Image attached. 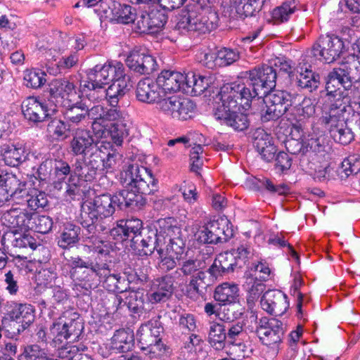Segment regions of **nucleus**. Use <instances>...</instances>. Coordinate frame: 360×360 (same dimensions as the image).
<instances>
[{"instance_id": "f257e3e1", "label": "nucleus", "mask_w": 360, "mask_h": 360, "mask_svg": "<svg viewBox=\"0 0 360 360\" xmlns=\"http://www.w3.org/2000/svg\"><path fill=\"white\" fill-rule=\"evenodd\" d=\"M263 101L265 104L261 111L263 122L277 120L285 113L288 120L304 122L316 113V105L311 98L285 91H271Z\"/></svg>"}, {"instance_id": "f03ea898", "label": "nucleus", "mask_w": 360, "mask_h": 360, "mask_svg": "<svg viewBox=\"0 0 360 360\" xmlns=\"http://www.w3.org/2000/svg\"><path fill=\"white\" fill-rule=\"evenodd\" d=\"M233 89L230 86L224 85L215 98L216 106L214 110V117L238 131H243L248 127V120L245 115L238 113L242 108L246 110L250 107L251 101L245 104L243 101L241 91L243 86Z\"/></svg>"}, {"instance_id": "7ed1b4c3", "label": "nucleus", "mask_w": 360, "mask_h": 360, "mask_svg": "<svg viewBox=\"0 0 360 360\" xmlns=\"http://www.w3.org/2000/svg\"><path fill=\"white\" fill-rule=\"evenodd\" d=\"M158 228L143 227L137 218L120 220L110 230V235L116 240H131V248L139 256L150 255L155 249V237Z\"/></svg>"}, {"instance_id": "20e7f679", "label": "nucleus", "mask_w": 360, "mask_h": 360, "mask_svg": "<svg viewBox=\"0 0 360 360\" xmlns=\"http://www.w3.org/2000/svg\"><path fill=\"white\" fill-rule=\"evenodd\" d=\"M248 84L242 82H235L226 85L233 89L236 86H243L245 91H241L243 101L248 104L252 98L259 96L265 95L270 89L276 85V72L272 66L262 65L260 68H254L245 72Z\"/></svg>"}, {"instance_id": "39448f33", "label": "nucleus", "mask_w": 360, "mask_h": 360, "mask_svg": "<svg viewBox=\"0 0 360 360\" xmlns=\"http://www.w3.org/2000/svg\"><path fill=\"white\" fill-rule=\"evenodd\" d=\"M119 202L115 194H103L95 197L92 200L85 201L81 207V224L89 233H93L96 229V223L99 219L112 216Z\"/></svg>"}, {"instance_id": "423d86ee", "label": "nucleus", "mask_w": 360, "mask_h": 360, "mask_svg": "<svg viewBox=\"0 0 360 360\" xmlns=\"http://www.w3.org/2000/svg\"><path fill=\"white\" fill-rule=\"evenodd\" d=\"M158 224V229L155 237L157 242L155 243V250L162 257L164 254L162 246L168 240L169 242L166 246V254L175 256L177 262H179L185 250V243L181 237V229L177 226L172 225L165 219L159 220Z\"/></svg>"}, {"instance_id": "0eeeda50", "label": "nucleus", "mask_w": 360, "mask_h": 360, "mask_svg": "<svg viewBox=\"0 0 360 360\" xmlns=\"http://www.w3.org/2000/svg\"><path fill=\"white\" fill-rule=\"evenodd\" d=\"M120 181L124 186L134 188L144 195L158 190V182L151 171L137 164L129 165L121 172Z\"/></svg>"}, {"instance_id": "6e6552de", "label": "nucleus", "mask_w": 360, "mask_h": 360, "mask_svg": "<svg viewBox=\"0 0 360 360\" xmlns=\"http://www.w3.org/2000/svg\"><path fill=\"white\" fill-rule=\"evenodd\" d=\"M162 328L158 320H150L142 324L136 332V338L141 349L146 350L151 358L167 354L168 348L160 338Z\"/></svg>"}, {"instance_id": "1a4fd4ad", "label": "nucleus", "mask_w": 360, "mask_h": 360, "mask_svg": "<svg viewBox=\"0 0 360 360\" xmlns=\"http://www.w3.org/2000/svg\"><path fill=\"white\" fill-rule=\"evenodd\" d=\"M255 333L263 345L273 355H276L283 343L285 329L283 323L274 318L262 317L257 322Z\"/></svg>"}, {"instance_id": "9d476101", "label": "nucleus", "mask_w": 360, "mask_h": 360, "mask_svg": "<svg viewBox=\"0 0 360 360\" xmlns=\"http://www.w3.org/2000/svg\"><path fill=\"white\" fill-rule=\"evenodd\" d=\"M124 65L120 62L111 61L103 65H96L87 72L88 81H85L81 87L103 89L115 77H122Z\"/></svg>"}, {"instance_id": "9b49d317", "label": "nucleus", "mask_w": 360, "mask_h": 360, "mask_svg": "<svg viewBox=\"0 0 360 360\" xmlns=\"http://www.w3.org/2000/svg\"><path fill=\"white\" fill-rule=\"evenodd\" d=\"M158 108L173 118L186 120L194 115L195 105L188 98L172 96L160 101Z\"/></svg>"}, {"instance_id": "f8f14e48", "label": "nucleus", "mask_w": 360, "mask_h": 360, "mask_svg": "<svg viewBox=\"0 0 360 360\" xmlns=\"http://www.w3.org/2000/svg\"><path fill=\"white\" fill-rule=\"evenodd\" d=\"M343 48L344 42L338 37L321 36L314 45L312 53L319 60L330 63L340 57Z\"/></svg>"}, {"instance_id": "ddd939ff", "label": "nucleus", "mask_w": 360, "mask_h": 360, "mask_svg": "<svg viewBox=\"0 0 360 360\" xmlns=\"http://www.w3.org/2000/svg\"><path fill=\"white\" fill-rule=\"evenodd\" d=\"M105 266V264L101 265L98 262L96 264L92 262L91 266H89L84 269H80L78 271H75L72 279L76 285L86 290L95 288L101 281L102 276H106V273H109V269Z\"/></svg>"}, {"instance_id": "4468645a", "label": "nucleus", "mask_w": 360, "mask_h": 360, "mask_svg": "<svg viewBox=\"0 0 360 360\" xmlns=\"http://www.w3.org/2000/svg\"><path fill=\"white\" fill-rule=\"evenodd\" d=\"M49 93L51 98L62 105L75 103L81 96L74 82L67 78L52 80L49 84Z\"/></svg>"}, {"instance_id": "2eb2a0df", "label": "nucleus", "mask_w": 360, "mask_h": 360, "mask_svg": "<svg viewBox=\"0 0 360 360\" xmlns=\"http://www.w3.org/2000/svg\"><path fill=\"white\" fill-rule=\"evenodd\" d=\"M22 111L25 118L33 122H41L56 111V105H49L36 97L30 96L22 103Z\"/></svg>"}, {"instance_id": "dca6fc26", "label": "nucleus", "mask_w": 360, "mask_h": 360, "mask_svg": "<svg viewBox=\"0 0 360 360\" xmlns=\"http://www.w3.org/2000/svg\"><path fill=\"white\" fill-rule=\"evenodd\" d=\"M126 64L129 69L141 75H149L157 70L158 64L153 56L145 49H134L128 55Z\"/></svg>"}, {"instance_id": "f3484780", "label": "nucleus", "mask_w": 360, "mask_h": 360, "mask_svg": "<svg viewBox=\"0 0 360 360\" xmlns=\"http://www.w3.org/2000/svg\"><path fill=\"white\" fill-rule=\"evenodd\" d=\"M260 303L264 311L275 316L283 315L289 307L287 295L278 290L266 292Z\"/></svg>"}, {"instance_id": "a211bd4d", "label": "nucleus", "mask_w": 360, "mask_h": 360, "mask_svg": "<svg viewBox=\"0 0 360 360\" xmlns=\"http://www.w3.org/2000/svg\"><path fill=\"white\" fill-rule=\"evenodd\" d=\"M98 146L89 131L77 129L72 134L70 148L72 155L86 157Z\"/></svg>"}, {"instance_id": "6ab92c4d", "label": "nucleus", "mask_w": 360, "mask_h": 360, "mask_svg": "<svg viewBox=\"0 0 360 360\" xmlns=\"http://www.w3.org/2000/svg\"><path fill=\"white\" fill-rule=\"evenodd\" d=\"M122 77H113L112 83L107 89H101V99L107 98L110 105L117 104L120 98L122 97L129 90V77L122 70Z\"/></svg>"}, {"instance_id": "aec40b11", "label": "nucleus", "mask_w": 360, "mask_h": 360, "mask_svg": "<svg viewBox=\"0 0 360 360\" xmlns=\"http://www.w3.org/2000/svg\"><path fill=\"white\" fill-rule=\"evenodd\" d=\"M174 281L171 276H165L155 279L151 287V292L147 295V298L151 304L166 302L173 292Z\"/></svg>"}, {"instance_id": "412c9836", "label": "nucleus", "mask_w": 360, "mask_h": 360, "mask_svg": "<svg viewBox=\"0 0 360 360\" xmlns=\"http://www.w3.org/2000/svg\"><path fill=\"white\" fill-rule=\"evenodd\" d=\"M186 74L179 72L164 70L158 75L157 82L160 89L164 92H176L181 91L184 93Z\"/></svg>"}, {"instance_id": "4be33fe9", "label": "nucleus", "mask_w": 360, "mask_h": 360, "mask_svg": "<svg viewBox=\"0 0 360 360\" xmlns=\"http://www.w3.org/2000/svg\"><path fill=\"white\" fill-rule=\"evenodd\" d=\"M136 98L139 101L147 103H157L162 100V91L160 89L158 82L146 78L140 80L136 90Z\"/></svg>"}, {"instance_id": "5701e85b", "label": "nucleus", "mask_w": 360, "mask_h": 360, "mask_svg": "<svg viewBox=\"0 0 360 360\" xmlns=\"http://www.w3.org/2000/svg\"><path fill=\"white\" fill-rule=\"evenodd\" d=\"M0 154L6 165L16 167L26 160L25 148L21 143H0Z\"/></svg>"}, {"instance_id": "b1692460", "label": "nucleus", "mask_w": 360, "mask_h": 360, "mask_svg": "<svg viewBox=\"0 0 360 360\" xmlns=\"http://www.w3.org/2000/svg\"><path fill=\"white\" fill-rule=\"evenodd\" d=\"M126 189L116 193L119 199L118 207L120 209L129 207L133 210H139L142 208L146 202L144 195L136 191V189L125 186Z\"/></svg>"}, {"instance_id": "393cba45", "label": "nucleus", "mask_w": 360, "mask_h": 360, "mask_svg": "<svg viewBox=\"0 0 360 360\" xmlns=\"http://www.w3.org/2000/svg\"><path fill=\"white\" fill-rule=\"evenodd\" d=\"M254 146L261 155V158L266 162L271 161L277 151L272 138L264 130L257 132V136L254 141Z\"/></svg>"}, {"instance_id": "a878e982", "label": "nucleus", "mask_w": 360, "mask_h": 360, "mask_svg": "<svg viewBox=\"0 0 360 360\" xmlns=\"http://www.w3.org/2000/svg\"><path fill=\"white\" fill-rule=\"evenodd\" d=\"M10 319L20 324L21 329L18 328V333L24 330L34 320V309L29 304H15L9 313Z\"/></svg>"}, {"instance_id": "bb28decb", "label": "nucleus", "mask_w": 360, "mask_h": 360, "mask_svg": "<svg viewBox=\"0 0 360 360\" xmlns=\"http://www.w3.org/2000/svg\"><path fill=\"white\" fill-rule=\"evenodd\" d=\"M237 264L236 257L233 253L223 252L218 255L208 271L211 276L217 278L223 274L233 271V266Z\"/></svg>"}, {"instance_id": "cd10ccee", "label": "nucleus", "mask_w": 360, "mask_h": 360, "mask_svg": "<svg viewBox=\"0 0 360 360\" xmlns=\"http://www.w3.org/2000/svg\"><path fill=\"white\" fill-rule=\"evenodd\" d=\"M32 213L22 212L17 209L11 210L3 215L4 224L11 229L27 231L30 229Z\"/></svg>"}, {"instance_id": "c85d7f7f", "label": "nucleus", "mask_w": 360, "mask_h": 360, "mask_svg": "<svg viewBox=\"0 0 360 360\" xmlns=\"http://www.w3.org/2000/svg\"><path fill=\"white\" fill-rule=\"evenodd\" d=\"M184 93L197 96L203 93L209 86L210 79L200 75H195L193 72L186 74Z\"/></svg>"}, {"instance_id": "c756f323", "label": "nucleus", "mask_w": 360, "mask_h": 360, "mask_svg": "<svg viewBox=\"0 0 360 360\" xmlns=\"http://www.w3.org/2000/svg\"><path fill=\"white\" fill-rule=\"evenodd\" d=\"M295 71L297 76V86L302 89H307L309 91L317 89L319 84V75L313 72L306 65L300 64Z\"/></svg>"}, {"instance_id": "7c9ffc66", "label": "nucleus", "mask_w": 360, "mask_h": 360, "mask_svg": "<svg viewBox=\"0 0 360 360\" xmlns=\"http://www.w3.org/2000/svg\"><path fill=\"white\" fill-rule=\"evenodd\" d=\"M303 129L301 124H294L292 127V136L285 141V148L288 153L294 155H305L307 149L305 140L302 139Z\"/></svg>"}, {"instance_id": "2f4dec72", "label": "nucleus", "mask_w": 360, "mask_h": 360, "mask_svg": "<svg viewBox=\"0 0 360 360\" xmlns=\"http://www.w3.org/2000/svg\"><path fill=\"white\" fill-rule=\"evenodd\" d=\"M111 250L110 244L99 238L91 236L89 237L85 240L84 250L86 252H92L93 257L96 259L98 257L101 261H106V257L108 256Z\"/></svg>"}, {"instance_id": "473e14b6", "label": "nucleus", "mask_w": 360, "mask_h": 360, "mask_svg": "<svg viewBox=\"0 0 360 360\" xmlns=\"http://www.w3.org/2000/svg\"><path fill=\"white\" fill-rule=\"evenodd\" d=\"M238 292L237 285L224 283L216 288L214 298L221 304L226 305L236 302L238 296Z\"/></svg>"}, {"instance_id": "72a5a7b5", "label": "nucleus", "mask_w": 360, "mask_h": 360, "mask_svg": "<svg viewBox=\"0 0 360 360\" xmlns=\"http://www.w3.org/2000/svg\"><path fill=\"white\" fill-rule=\"evenodd\" d=\"M112 347L120 352L129 351L134 345V334L126 330H117L111 340Z\"/></svg>"}, {"instance_id": "f704fd0d", "label": "nucleus", "mask_w": 360, "mask_h": 360, "mask_svg": "<svg viewBox=\"0 0 360 360\" xmlns=\"http://www.w3.org/2000/svg\"><path fill=\"white\" fill-rule=\"evenodd\" d=\"M226 340L224 326L217 322L210 323L208 333V342L217 350H221L225 347Z\"/></svg>"}, {"instance_id": "c9c22d12", "label": "nucleus", "mask_w": 360, "mask_h": 360, "mask_svg": "<svg viewBox=\"0 0 360 360\" xmlns=\"http://www.w3.org/2000/svg\"><path fill=\"white\" fill-rule=\"evenodd\" d=\"M125 120L124 113L116 107V104L111 105L110 108H105L103 117L101 118V125L98 135L102 137L108 127Z\"/></svg>"}, {"instance_id": "e433bc0d", "label": "nucleus", "mask_w": 360, "mask_h": 360, "mask_svg": "<svg viewBox=\"0 0 360 360\" xmlns=\"http://www.w3.org/2000/svg\"><path fill=\"white\" fill-rule=\"evenodd\" d=\"M297 9V4L295 0L285 1L272 11V19L275 23L278 24L286 22Z\"/></svg>"}, {"instance_id": "4c0bfd02", "label": "nucleus", "mask_w": 360, "mask_h": 360, "mask_svg": "<svg viewBox=\"0 0 360 360\" xmlns=\"http://www.w3.org/2000/svg\"><path fill=\"white\" fill-rule=\"evenodd\" d=\"M89 154V157L88 161H86L87 174L86 175V181H91L94 179L98 169L102 166L103 162L101 146L95 147Z\"/></svg>"}, {"instance_id": "58836bf2", "label": "nucleus", "mask_w": 360, "mask_h": 360, "mask_svg": "<svg viewBox=\"0 0 360 360\" xmlns=\"http://www.w3.org/2000/svg\"><path fill=\"white\" fill-rule=\"evenodd\" d=\"M64 106L66 107V110L64 112L65 117L72 124H79L86 116L88 107L84 104L78 105V101L75 103L66 104Z\"/></svg>"}, {"instance_id": "ea45409f", "label": "nucleus", "mask_w": 360, "mask_h": 360, "mask_svg": "<svg viewBox=\"0 0 360 360\" xmlns=\"http://www.w3.org/2000/svg\"><path fill=\"white\" fill-rule=\"evenodd\" d=\"M104 287L108 290L117 292H124L129 283L124 276L119 274L106 273V276H102Z\"/></svg>"}, {"instance_id": "a19ab883", "label": "nucleus", "mask_w": 360, "mask_h": 360, "mask_svg": "<svg viewBox=\"0 0 360 360\" xmlns=\"http://www.w3.org/2000/svg\"><path fill=\"white\" fill-rule=\"evenodd\" d=\"M360 172V156L357 154L349 155L342 162L338 172L340 178H347Z\"/></svg>"}, {"instance_id": "79ce46f5", "label": "nucleus", "mask_w": 360, "mask_h": 360, "mask_svg": "<svg viewBox=\"0 0 360 360\" xmlns=\"http://www.w3.org/2000/svg\"><path fill=\"white\" fill-rule=\"evenodd\" d=\"M210 229L215 233L219 241H226L233 236L232 230L229 227V220L219 217L207 224Z\"/></svg>"}, {"instance_id": "37998d69", "label": "nucleus", "mask_w": 360, "mask_h": 360, "mask_svg": "<svg viewBox=\"0 0 360 360\" xmlns=\"http://www.w3.org/2000/svg\"><path fill=\"white\" fill-rule=\"evenodd\" d=\"M6 240L11 241L12 245L15 248L30 247L32 250L36 248V244L34 243L32 237L18 233L16 230L6 233L1 240L4 241Z\"/></svg>"}, {"instance_id": "c03bdc74", "label": "nucleus", "mask_w": 360, "mask_h": 360, "mask_svg": "<svg viewBox=\"0 0 360 360\" xmlns=\"http://www.w3.org/2000/svg\"><path fill=\"white\" fill-rule=\"evenodd\" d=\"M25 182H21L13 174L0 175V186L10 197L18 195L19 193H16V191L21 186L25 187Z\"/></svg>"}, {"instance_id": "a18cd8bd", "label": "nucleus", "mask_w": 360, "mask_h": 360, "mask_svg": "<svg viewBox=\"0 0 360 360\" xmlns=\"http://www.w3.org/2000/svg\"><path fill=\"white\" fill-rule=\"evenodd\" d=\"M180 268L174 272V276H181V273L185 276H193L199 271H203L204 262L198 259H188L179 264Z\"/></svg>"}, {"instance_id": "49530a36", "label": "nucleus", "mask_w": 360, "mask_h": 360, "mask_svg": "<svg viewBox=\"0 0 360 360\" xmlns=\"http://www.w3.org/2000/svg\"><path fill=\"white\" fill-rule=\"evenodd\" d=\"M210 285L206 281V274L204 271H199L198 274L191 277L188 284L187 285V292L191 296H195L201 292L203 290H206Z\"/></svg>"}, {"instance_id": "de8ad7c7", "label": "nucleus", "mask_w": 360, "mask_h": 360, "mask_svg": "<svg viewBox=\"0 0 360 360\" xmlns=\"http://www.w3.org/2000/svg\"><path fill=\"white\" fill-rule=\"evenodd\" d=\"M79 231L80 229L79 226L73 224H68L60 235L58 245L65 249L77 243L79 240Z\"/></svg>"}, {"instance_id": "09e8293b", "label": "nucleus", "mask_w": 360, "mask_h": 360, "mask_svg": "<svg viewBox=\"0 0 360 360\" xmlns=\"http://www.w3.org/2000/svg\"><path fill=\"white\" fill-rule=\"evenodd\" d=\"M124 304L134 313H139L144 309L145 295L143 290L129 292L124 297Z\"/></svg>"}, {"instance_id": "8fccbe9b", "label": "nucleus", "mask_w": 360, "mask_h": 360, "mask_svg": "<svg viewBox=\"0 0 360 360\" xmlns=\"http://www.w3.org/2000/svg\"><path fill=\"white\" fill-rule=\"evenodd\" d=\"M304 140L307 153L309 151L316 153H323L328 147L327 138L323 134H309Z\"/></svg>"}, {"instance_id": "3c124183", "label": "nucleus", "mask_w": 360, "mask_h": 360, "mask_svg": "<svg viewBox=\"0 0 360 360\" xmlns=\"http://www.w3.org/2000/svg\"><path fill=\"white\" fill-rule=\"evenodd\" d=\"M52 226L53 221L49 216L32 213L30 230L44 234L49 233Z\"/></svg>"}, {"instance_id": "603ef678", "label": "nucleus", "mask_w": 360, "mask_h": 360, "mask_svg": "<svg viewBox=\"0 0 360 360\" xmlns=\"http://www.w3.org/2000/svg\"><path fill=\"white\" fill-rule=\"evenodd\" d=\"M112 142L117 146H122L124 139L129 135V128L126 120L114 124L107 128Z\"/></svg>"}, {"instance_id": "864d4df0", "label": "nucleus", "mask_w": 360, "mask_h": 360, "mask_svg": "<svg viewBox=\"0 0 360 360\" xmlns=\"http://www.w3.org/2000/svg\"><path fill=\"white\" fill-rule=\"evenodd\" d=\"M114 11V18L117 22L129 24L135 22V10L131 6L119 4L115 5Z\"/></svg>"}, {"instance_id": "5fc2aeb1", "label": "nucleus", "mask_w": 360, "mask_h": 360, "mask_svg": "<svg viewBox=\"0 0 360 360\" xmlns=\"http://www.w3.org/2000/svg\"><path fill=\"white\" fill-rule=\"evenodd\" d=\"M243 286L249 293L248 299L252 300L259 297L264 290V285L262 281L253 276L252 274H245V281Z\"/></svg>"}, {"instance_id": "6e6d98bb", "label": "nucleus", "mask_w": 360, "mask_h": 360, "mask_svg": "<svg viewBox=\"0 0 360 360\" xmlns=\"http://www.w3.org/2000/svg\"><path fill=\"white\" fill-rule=\"evenodd\" d=\"M235 3H238V0H235ZM260 8V0H238L237 13L243 18L250 17Z\"/></svg>"}, {"instance_id": "4d7b16f0", "label": "nucleus", "mask_w": 360, "mask_h": 360, "mask_svg": "<svg viewBox=\"0 0 360 360\" xmlns=\"http://www.w3.org/2000/svg\"><path fill=\"white\" fill-rule=\"evenodd\" d=\"M328 100L330 103L324 106L322 115H330L332 117H338V118L344 116L347 106L340 96L335 99L334 101L331 99Z\"/></svg>"}, {"instance_id": "13d9d810", "label": "nucleus", "mask_w": 360, "mask_h": 360, "mask_svg": "<svg viewBox=\"0 0 360 360\" xmlns=\"http://www.w3.org/2000/svg\"><path fill=\"white\" fill-rule=\"evenodd\" d=\"M45 73L37 70H27L25 72L24 80L27 87L37 89L46 82Z\"/></svg>"}, {"instance_id": "bf43d9fd", "label": "nucleus", "mask_w": 360, "mask_h": 360, "mask_svg": "<svg viewBox=\"0 0 360 360\" xmlns=\"http://www.w3.org/2000/svg\"><path fill=\"white\" fill-rule=\"evenodd\" d=\"M333 139L342 145L349 143L354 139V134L350 129L346 127V123L343 124V127L333 128L330 132Z\"/></svg>"}, {"instance_id": "052dcab7", "label": "nucleus", "mask_w": 360, "mask_h": 360, "mask_svg": "<svg viewBox=\"0 0 360 360\" xmlns=\"http://www.w3.org/2000/svg\"><path fill=\"white\" fill-rule=\"evenodd\" d=\"M238 58V51L227 48H223L218 51L216 56L217 65L224 66L233 63Z\"/></svg>"}, {"instance_id": "680f3d73", "label": "nucleus", "mask_w": 360, "mask_h": 360, "mask_svg": "<svg viewBox=\"0 0 360 360\" xmlns=\"http://www.w3.org/2000/svg\"><path fill=\"white\" fill-rule=\"evenodd\" d=\"M63 327L66 328V335H68V339L71 338L73 340L77 339L83 329L81 320L78 318L67 320L63 319Z\"/></svg>"}, {"instance_id": "e2e57ef3", "label": "nucleus", "mask_w": 360, "mask_h": 360, "mask_svg": "<svg viewBox=\"0 0 360 360\" xmlns=\"http://www.w3.org/2000/svg\"><path fill=\"white\" fill-rule=\"evenodd\" d=\"M226 334V338L231 344L238 340H242L246 335L243 323L238 321L229 324Z\"/></svg>"}, {"instance_id": "0e129e2a", "label": "nucleus", "mask_w": 360, "mask_h": 360, "mask_svg": "<svg viewBox=\"0 0 360 360\" xmlns=\"http://www.w3.org/2000/svg\"><path fill=\"white\" fill-rule=\"evenodd\" d=\"M27 206L31 210H37L39 207H44L48 202L46 195L44 193L33 189L30 192V196L25 200Z\"/></svg>"}, {"instance_id": "69168bd1", "label": "nucleus", "mask_w": 360, "mask_h": 360, "mask_svg": "<svg viewBox=\"0 0 360 360\" xmlns=\"http://www.w3.org/2000/svg\"><path fill=\"white\" fill-rule=\"evenodd\" d=\"M105 110V108L100 105H94L90 109L88 108L86 115L94 120L92 122V129L97 135L99 134L98 129L101 125V118L103 117Z\"/></svg>"}, {"instance_id": "338daca9", "label": "nucleus", "mask_w": 360, "mask_h": 360, "mask_svg": "<svg viewBox=\"0 0 360 360\" xmlns=\"http://www.w3.org/2000/svg\"><path fill=\"white\" fill-rule=\"evenodd\" d=\"M63 318L60 317L50 328L51 334L53 337V340L56 344H60L63 340L68 339V335H66V328L63 327Z\"/></svg>"}, {"instance_id": "774afa93", "label": "nucleus", "mask_w": 360, "mask_h": 360, "mask_svg": "<svg viewBox=\"0 0 360 360\" xmlns=\"http://www.w3.org/2000/svg\"><path fill=\"white\" fill-rule=\"evenodd\" d=\"M148 15L150 17V23L153 33L158 32L163 27L167 20V16L160 10L153 9L148 13Z\"/></svg>"}]
</instances>
